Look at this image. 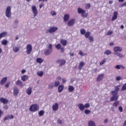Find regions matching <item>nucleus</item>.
<instances>
[{
  "mask_svg": "<svg viewBox=\"0 0 126 126\" xmlns=\"http://www.w3.org/2000/svg\"><path fill=\"white\" fill-rule=\"evenodd\" d=\"M32 9L34 17H36V16H37L38 15V10H37V7H36V6H32Z\"/></svg>",
  "mask_w": 126,
  "mask_h": 126,
  "instance_id": "5",
  "label": "nucleus"
},
{
  "mask_svg": "<svg viewBox=\"0 0 126 126\" xmlns=\"http://www.w3.org/2000/svg\"><path fill=\"white\" fill-rule=\"evenodd\" d=\"M104 55H107V56H109V55H111L112 54V51L110 50H106L104 53Z\"/></svg>",
  "mask_w": 126,
  "mask_h": 126,
  "instance_id": "34",
  "label": "nucleus"
},
{
  "mask_svg": "<svg viewBox=\"0 0 126 126\" xmlns=\"http://www.w3.org/2000/svg\"><path fill=\"white\" fill-rule=\"evenodd\" d=\"M9 84H10V82H8L6 84H5V87H6V88H8L9 87Z\"/></svg>",
  "mask_w": 126,
  "mask_h": 126,
  "instance_id": "56",
  "label": "nucleus"
},
{
  "mask_svg": "<svg viewBox=\"0 0 126 126\" xmlns=\"http://www.w3.org/2000/svg\"><path fill=\"white\" fill-rule=\"evenodd\" d=\"M20 48L17 46H13V51L14 53H17L20 50Z\"/></svg>",
  "mask_w": 126,
  "mask_h": 126,
  "instance_id": "27",
  "label": "nucleus"
},
{
  "mask_svg": "<svg viewBox=\"0 0 126 126\" xmlns=\"http://www.w3.org/2000/svg\"><path fill=\"white\" fill-rule=\"evenodd\" d=\"M5 15L7 18H10V17H11V7H10V6L7 7Z\"/></svg>",
  "mask_w": 126,
  "mask_h": 126,
  "instance_id": "2",
  "label": "nucleus"
},
{
  "mask_svg": "<svg viewBox=\"0 0 126 126\" xmlns=\"http://www.w3.org/2000/svg\"><path fill=\"white\" fill-rule=\"evenodd\" d=\"M80 33L82 35H84L86 33V31L84 30V29H82L80 30Z\"/></svg>",
  "mask_w": 126,
  "mask_h": 126,
  "instance_id": "42",
  "label": "nucleus"
},
{
  "mask_svg": "<svg viewBox=\"0 0 126 126\" xmlns=\"http://www.w3.org/2000/svg\"><path fill=\"white\" fill-rule=\"evenodd\" d=\"M91 34V32H86L85 33V36L86 37V38H89V37H90V35Z\"/></svg>",
  "mask_w": 126,
  "mask_h": 126,
  "instance_id": "36",
  "label": "nucleus"
},
{
  "mask_svg": "<svg viewBox=\"0 0 126 126\" xmlns=\"http://www.w3.org/2000/svg\"><path fill=\"white\" fill-rule=\"evenodd\" d=\"M31 112H37L39 110V106L36 104L32 105L29 109Z\"/></svg>",
  "mask_w": 126,
  "mask_h": 126,
  "instance_id": "3",
  "label": "nucleus"
},
{
  "mask_svg": "<svg viewBox=\"0 0 126 126\" xmlns=\"http://www.w3.org/2000/svg\"><path fill=\"white\" fill-rule=\"evenodd\" d=\"M89 40H90V42L92 43L94 41V37L92 35H90L89 37Z\"/></svg>",
  "mask_w": 126,
  "mask_h": 126,
  "instance_id": "39",
  "label": "nucleus"
},
{
  "mask_svg": "<svg viewBox=\"0 0 126 126\" xmlns=\"http://www.w3.org/2000/svg\"><path fill=\"white\" fill-rule=\"evenodd\" d=\"M57 63H59L60 66H62V65H63L65 63V61L63 60H60L57 61Z\"/></svg>",
  "mask_w": 126,
  "mask_h": 126,
  "instance_id": "17",
  "label": "nucleus"
},
{
  "mask_svg": "<svg viewBox=\"0 0 126 126\" xmlns=\"http://www.w3.org/2000/svg\"><path fill=\"white\" fill-rule=\"evenodd\" d=\"M18 93H19L18 88L14 87L13 88V95L15 96V97H17V95H18Z\"/></svg>",
  "mask_w": 126,
  "mask_h": 126,
  "instance_id": "7",
  "label": "nucleus"
},
{
  "mask_svg": "<svg viewBox=\"0 0 126 126\" xmlns=\"http://www.w3.org/2000/svg\"><path fill=\"white\" fill-rule=\"evenodd\" d=\"M112 33H113V31H109L108 32H107L106 35L107 36H108L109 35L112 34Z\"/></svg>",
  "mask_w": 126,
  "mask_h": 126,
  "instance_id": "55",
  "label": "nucleus"
},
{
  "mask_svg": "<svg viewBox=\"0 0 126 126\" xmlns=\"http://www.w3.org/2000/svg\"><path fill=\"white\" fill-rule=\"evenodd\" d=\"M0 101L3 103V104H7V103H8V99L3 97H1L0 98Z\"/></svg>",
  "mask_w": 126,
  "mask_h": 126,
  "instance_id": "18",
  "label": "nucleus"
},
{
  "mask_svg": "<svg viewBox=\"0 0 126 126\" xmlns=\"http://www.w3.org/2000/svg\"><path fill=\"white\" fill-rule=\"evenodd\" d=\"M48 49L49 50H51V51H53V45H52V44H49L48 46Z\"/></svg>",
  "mask_w": 126,
  "mask_h": 126,
  "instance_id": "53",
  "label": "nucleus"
},
{
  "mask_svg": "<svg viewBox=\"0 0 126 126\" xmlns=\"http://www.w3.org/2000/svg\"><path fill=\"white\" fill-rule=\"evenodd\" d=\"M107 62V59H104L103 60H102L100 63H99V64L100 65H102L103 64H104V63H106Z\"/></svg>",
  "mask_w": 126,
  "mask_h": 126,
  "instance_id": "37",
  "label": "nucleus"
},
{
  "mask_svg": "<svg viewBox=\"0 0 126 126\" xmlns=\"http://www.w3.org/2000/svg\"><path fill=\"white\" fill-rule=\"evenodd\" d=\"M32 52V45L31 44H28L26 47V53L27 55H30Z\"/></svg>",
  "mask_w": 126,
  "mask_h": 126,
  "instance_id": "4",
  "label": "nucleus"
},
{
  "mask_svg": "<svg viewBox=\"0 0 126 126\" xmlns=\"http://www.w3.org/2000/svg\"><path fill=\"white\" fill-rule=\"evenodd\" d=\"M122 77H123L122 76L116 77V80H117V81H119V80H122Z\"/></svg>",
  "mask_w": 126,
  "mask_h": 126,
  "instance_id": "49",
  "label": "nucleus"
},
{
  "mask_svg": "<svg viewBox=\"0 0 126 126\" xmlns=\"http://www.w3.org/2000/svg\"><path fill=\"white\" fill-rule=\"evenodd\" d=\"M44 113L45 112H44L43 110L40 111L38 113V115H39V117H42V116H43Z\"/></svg>",
  "mask_w": 126,
  "mask_h": 126,
  "instance_id": "44",
  "label": "nucleus"
},
{
  "mask_svg": "<svg viewBox=\"0 0 126 126\" xmlns=\"http://www.w3.org/2000/svg\"><path fill=\"white\" fill-rule=\"evenodd\" d=\"M43 6H44V3H41L39 5V8L41 9V8L43 7Z\"/></svg>",
  "mask_w": 126,
  "mask_h": 126,
  "instance_id": "61",
  "label": "nucleus"
},
{
  "mask_svg": "<svg viewBox=\"0 0 126 126\" xmlns=\"http://www.w3.org/2000/svg\"><path fill=\"white\" fill-rule=\"evenodd\" d=\"M84 64H85V63H84L83 62H81L78 66L79 69L81 70V68H82V67H83L84 66Z\"/></svg>",
  "mask_w": 126,
  "mask_h": 126,
  "instance_id": "30",
  "label": "nucleus"
},
{
  "mask_svg": "<svg viewBox=\"0 0 126 126\" xmlns=\"http://www.w3.org/2000/svg\"><path fill=\"white\" fill-rule=\"evenodd\" d=\"M57 122H58V124H60L63 123V121L62 120H61L60 119L58 120Z\"/></svg>",
  "mask_w": 126,
  "mask_h": 126,
  "instance_id": "63",
  "label": "nucleus"
},
{
  "mask_svg": "<svg viewBox=\"0 0 126 126\" xmlns=\"http://www.w3.org/2000/svg\"><path fill=\"white\" fill-rule=\"evenodd\" d=\"M75 23V19H72L68 21L67 23V25L68 26H72L73 25H74Z\"/></svg>",
  "mask_w": 126,
  "mask_h": 126,
  "instance_id": "9",
  "label": "nucleus"
},
{
  "mask_svg": "<svg viewBox=\"0 0 126 126\" xmlns=\"http://www.w3.org/2000/svg\"><path fill=\"white\" fill-rule=\"evenodd\" d=\"M82 17H87L88 16V13H86V11H84V12L81 14Z\"/></svg>",
  "mask_w": 126,
  "mask_h": 126,
  "instance_id": "32",
  "label": "nucleus"
},
{
  "mask_svg": "<svg viewBox=\"0 0 126 126\" xmlns=\"http://www.w3.org/2000/svg\"><path fill=\"white\" fill-rule=\"evenodd\" d=\"M88 126H96V124L94 121L91 120L88 122Z\"/></svg>",
  "mask_w": 126,
  "mask_h": 126,
  "instance_id": "25",
  "label": "nucleus"
},
{
  "mask_svg": "<svg viewBox=\"0 0 126 126\" xmlns=\"http://www.w3.org/2000/svg\"><path fill=\"white\" fill-rule=\"evenodd\" d=\"M8 41L6 40V39H4L1 41V44L4 45L5 46L6 45H7Z\"/></svg>",
  "mask_w": 126,
  "mask_h": 126,
  "instance_id": "38",
  "label": "nucleus"
},
{
  "mask_svg": "<svg viewBox=\"0 0 126 126\" xmlns=\"http://www.w3.org/2000/svg\"><path fill=\"white\" fill-rule=\"evenodd\" d=\"M113 51L115 53H114V55H116L117 56V57H119V58H124V55L122 54L121 52H122L123 51V48L121 47L120 46H115L113 48ZM119 52V53H118Z\"/></svg>",
  "mask_w": 126,
  "mask_h": 126,
  "instance_id": "1",
  "label": "nucleus"
},
{
  "mask_svg": "<svg viewBox=\"0 0 126 126\" xmlns=\"http://www.w3.org/2000/svg\"><path fill=\"white\" fill-rule=\"evenodd\" d=\"M104 76H105V75L104 74H101L99 75L96 78V80L97 81H101V80L104 79Z\"/></svg>",
  "mask_w": 126,
  "mask_h": 126,
  "instance_id": "12",
  "label": "nucleus"
},
{
  "mask_svg": "<svg viewBox=\"0 0 126 126\" xmlns=\"http://www.w3.org/2000/svg\"><path fill=\"white\" fill-rule=\"evenodd\" d=\"M121 6L123 7L124 6H126V2H124L123 4H122Z\"/></svg>",
  "mask_w": 126,
  "mask_h": 126,
  "instance_id": "64",
  "label": "nucleus"
},
{
  "mask_svg": "<svg viewBox=\"0 0 126 126\" xmlns=\"http://www.w3.org/2000/svg\"><path fill=\"white\" fill-rule=\"evenodd\" d=\"M69 14H66L64 15V18H63V21L64 22H66L67 21H68V20H69Z\"/></svg>",
  "mask_w": 126,
  "mask_h": 126,
  "instance_id": "15",
  "label": "nucleus"
},
{
  "mask_svg": "<svg viewBox=\"0 0 126 126\" xmlns=\"http://www.w3.org/2000/svg\"><path fill=\"white\" fill-rule=\"evenodd\" d=\"M121 65H117L115 66V68H116V69H121Z\"/></svg>",
  "mask_w": 126,
  "mask_h": 126,
  "instance_id": "52",
  "label": "nucleus"
},
{
  "mask_svg": "<svg viewBox=\"0 0 126 126\" xmlns=\"http://www.w3.org/2000/svg\"><path fill=\"white\" fill-rule=\"evenodd\" d=\"M119 99V96L113 95L112 97L110 98L111 102L113 101H117Z\"/></svg>",
  "mask_w": 126,
  "mask_h": 126,
  "instance_id": "24",
  "label": "nucleus"
},
{
  "mask_svg": "<svg viewBox=\"0 0 126 126\" xmlns=\"http://www.w3.org/2000/svg\"><path fill=\"white\" fill-rule=\"evenodd\" d=\"M52 109L53 111H55V112L56 111H58L59 110V104L58 103H55L53 104L52 106Z\"/></svg>",
  "mask_w": 126,
  "mask_h": 126,
  "instance_id": "10",
  "label": "nucleus"
},
{
  "mask_svg": "<svg viewBox=\"0 0 126 126\" xmlns=\"http://www.w3.org/2000/svg\"><path fill=\"white\" fill-rule=\"evenodd\" d=\"M54 88V83H51L49 85V87L48 88L49 89H52V88Z\"/></svg>",
  "mask_w": 126,
  "mask_h": 126,
  "instance_id": "47",
  "label": "nucleus"
},
{
  "mask_svg": "<svg viewBox=\"0 0 126 126\" xmlns=\"http://www.w3.org/2000/svg\"><path fill=\"white\" fill-rule=\"evenodd\" d=\"M43 62H44V60H43V59H42L41 58H37L36 59V63H42Z\"/></svg>",
  "mask_w": 126,
  "mask_h": 126,
  "instance_id": "29",
  "label": "nucleus"
},
{
  "mask_svg": "<svg viewBox=\"0 0 126 126\" xmlns=\"http://www.w3.org/2000/svg\"><path fill=\"white\" fill-rule=\"evenodd\" d=\"M3 108L5 110H7L8 109V105H5L3 106Z\"/></svg>",
  "mask_w": 126,
  "mask_h": 126,
  "instance_id": "58",
  "label": "nucleus"
},
{
  "mask_svg": "<svg viewBox=\"0 0 126 126\" xmlns=\"http://www.w3.org/2000/svg\"><path fill=\"white\" fill-rule=\"evenodd\" d=\"M44 74V72L42 71H40L37 72V75L38 76H40V77H42Z\"/></svg>",
  "mask_w": 126,
  "mask_h": 126,
  "instance_id": "35",
  "label": "nucleus"
},
{
  "mask_svg": "<svg viewBox=\"0 0 126 126\" xmlns=\"http://www.w3.org/2000/svg\"><path fill=\"white\" fill-rule=\"evenodd\" d=\"M118 105H119V101H116L115 102H114L113 103V106L114 107H117V106H118Z\"/></svg>",
  "mask_w": 126,
  "mask_h": 126,
  "instance_id": "54",
  "label": "nucleus"
},
{
  "mask_svg": "<svg viewBox=\"0 0 126 126\" xmlns=\"http://www.w3.org/2000/svg\"><path fill=\"white\" fill-rule=\"evenodd\" d=\"M119 110L121 113L123 112V107L122 106H120L119 108Z\"/></svg>",
  "mask_w": 126,
  "mask_h": 126,
  "instance_id": "57",
  "label": "nucleus"
},
{
  "mask_svg": "<svg viewBox=\"0 0 126 126\" xmlns=\"http://www.w3.org/2000/svg\"><path fill=\"white\" fill-rule=\"evenodd\" d=\"M26 93L28 95H31L32 94V87H30L26 91Z\"/></svg>",
  "mask_w": 126,
  "mask_h": 126,
  "instance_id": "21",
  "label": "nucleus"
},
{
  "mask_svg": "<svg viewBox=\"0 0 126 126\" xmlns=\"http://www.w3.org/2000/svg\"><path fill=\"white\" fill-rule=\"evenodd\" d=\"M85 10H84L81 8H78L77 9L78 13H79V14H82V13H83Z\"/></svg>",
  "mask_w": 126,
  "mask_h": 126,
  "instance_id": "31",
  "label": "nucleus"
},
{
  "mask_svg": "<svg viewBox=\"0 0 126 126\" xmlns=\"http://www.w3.org/2000/svg\"><path fill=\"white\" fill-rule=\"evenodd\" d=\"M15 84L18 86H20V87H23V86H24V85H23V83H22V82L20 81V80H18L15 82Z\"/></svg>",
  "mask_w": 126,
  "mask_h": 126,
  "instance_id": "13",
  "label": "nucleus"
},
{
  "mask_svg": "<svg viewBox=\"0 0 126 126\" xmlns=\"http://www.w3.org/2000/svg\"><path fill=\"white\" fill-rule=\"evenodd\" d=\"M61 44L63 45V46H65L66 44H67V40L65 39H62L60 41Z\"/></svg>",
  "mask_w": 126,
  "mask_h": 126,
  "instance_id": "22",
  "label": "nucleus"
},
{
  "mask_svg": "<svg viewBox=\"0 0 126 126\" xmlns=\"http://www.w3.org/2000/svg\"><path fill=\"white\" fill-rule=\"evenodd\" d=\"M7 80V78H6V77L3 78L0 82V85H3V84H4L5 82H6Z\"/></svg>",
  "mask_w": 126,
  "mask_h": 126,
  "instance_id": "23",
  "label": "nucleus"
},
{
  "mask_svg": "<svg viewBox=\"0 0 126 126\" xmlns=\"http://www.w3.org/2000/svg\"><path fill=\"white\" fill-rule=\"evenodd\" d=\"M12 119H14V116L13 115H9L4 117V121H7V120H11Z\"/></svg>",
  "mask_w": 126,
  "mask_h": 126,
  "instance_id": "11",
  "label": "nucleus"
},
{
  "mask_svg": "<svg viewBox=\"0 0 126 126\" xmlns=\"http://www.w3.org/2000/svg\"><path fill=\"white\" fill-rule=\"evenodd\" d=\"M6 35H7V32H4L0 33V39H1V38H3V37H5Z\"/></svg>",
  "mask_w": 126,
  "mask_h": 126,
  "instance_id": "26",
  "label": "nucleus"
},
{
  "mask_svg": "<svg viewBox=\"0 0 126 126\" xmlns=\"http://www.w3.org/2000/svg\"><path fill=\"white\" fill-rule=\"evenodd\" d=\"M62 82H63V83H65V82H66V79L63 78L62 79Z\"/></svg>",
  "mask_w": 126,
  "mask_h": 126,
  "instance_id": "60",
  "label": "nucleus"
},
{
  "mask_svg": "<svg viewBox=\"0 0 126 126\" xmlns=\"http://www.w3.org/2000/svg\"><path fill=\"white\" fill-rule=\"evenodd\" d=\"M58 30V27H52L46 31L47 33H54Z\"/></svg>",
  "mask_w": 126,
  "mask_h": 126,
  "instance_id": "6",
  "label": "nucleus"
},
{
  "mask_svg": "<svg viewBox=\"0 0 126 126\" xmlns=\"http://www.w3.org/2000/svg\"><path fill=\"white\" fill-rule=\"evenodd\" d=\"M85 109L88 108L89 107H90V104L89 103H86L85 105H84Z\"/></svg>",
  "mask_w": 126,
  "mask_h": 126,
  "instance_id": "50",
  "label": "nucleus"
},
{
  "mask_svg": "<svg viewBox=\"0 0 126 126\" xmlns=\"http://www.w3.org/2000/svg\"><path fill=\"white\" fill-rule=\"evenodd\" d=\"M78 107L79 108V110L81 111H84L85 107L84 106V104L82 103H79L78 104Z\"/></svg>",
  "mask_w": 126,
  "mask_h": 126,
  "instance_id": "14",
  "label": "nucleus"
},
{
  "mask_svg": "<svg viewBox=\"0 0 126 126\" xmlns=\"http://www.w3.org/2000/svg\"><path fill=\"white\" fill-rule=\"evenodd\" d=\"M3 112L1 111V110L0 109V118H1V116H2Z\"/></svg>",
  "mask_w": 126,
  "mask_h": 126,
  "instance_id": "62",
  "label": "nucleus"
},
{
  "mask_svg": "<svg viewBox=\"0 0 126 126\" xmlns=\"http://www.w3.org/2000/svg\"><path fill=\"white\" fill-rule=\"evenodd\" d=\"M53 51H52V50H50V49H47L45 50L44 51V55H45V56H49V55H51V54H52Z\"/></svg>",
  "mask_w": 126,
  "mask_h": 126,
  "instance_id": "19",
  "label": "nucleus"
},
{
  "mask_svg": "<svg viewBox=\"0 0 126 126\" xmlns=\"http://www.w3.org/2000/svg\"><path fill=\"white\" fill-rule=\"evenodd\" d=\"M55 48H56L58 50H61V53H63L64 52V48L63 47H62V45L59 43L55 46Z\"/></svg>",
  "mask_w": 126,
  "mask_h": 126,
  "instance_id": "8",
  "label": "nucleus"
},
{
  "mask_svg": "<svg viewBox=\"0 0 126 126\" xmlns=\"http://www.w3.org/2000/svg\"><path fill=\"white\" fill-rule=\"evenodd\" d=\"M64 88V86L63 85H60L58 87V92L59 93H61V92H63V89Z\"/></svg>",
  "mask_w": 126,
  "mask_h": 126,
  "instance_id": "20",
  "label": "nucleus"
},
{
  "mask_svg": "<svg viewBox=\"0 0 126 126\" xmlns=\"http://www.w3.org/2000/svg\"><path fill=\"white\" fill-rule=\"evenodd\" d=\"M114 15L112 17V21H115V20H116V19H117V18H118V12L115 11L113 13Z\"/></svg>",
  "mask_w": 126,
  "mask_h": 126,
  "instance_id": "16",
  "label": "nucleus"
},
{
  "mask_svg": "<svg viewBox=\"0 0 126 126\" xmlns=\"http://www.w3.org/2000/svg\"><path fill=\"white\" fill-rule=\"evenodd\" d=\"M121 87V85L116 86L115 87V91H117V92H119L120 91V88Z\"/></svg>",
  "mask_w": 126,
  "mask_h": 126,
  "instance_id": "43",
  "label": "nucleus"
},
{
  "mask_svg": "<svg viewBox=\"0 0 126 126\" xmlns=\"http://www.w3.org/2000/svg\"><path fill=\"white\" fill-rule=\"evenodd\" d=\"M68 90L69 92H72L74 90V88L72 86H69L68 87Z\"/></svg>",
  "mask_w": 126,
  "mask_h": 126,
  "instance_id": "40",
  "label": "nucleus"
},
{
  "mask_svg": "<svg viewBox=\"0 0 126 126\" xmlns=\"http://www.w3.org/2000/svg\"><path fill=\"white\" fill-rule=\"evenodd\" d=\"M90 6H91V5L90 4V3L87 4L86 5V9H88L90 8Z\"/></svg>",
  "mask_w": 126,
  "mask_h": 126,
  "instance_id": "51",
  "label": "nucleus"
},
{
  "mask_svg": "<svg viewBox=\"0 0 126 126\" xmlns=\"http://www.w3.org/2000/svg\"><path fill=\"white\" fill-rule=\"evenodd\" d=\"M27 79H28V75H24L21 77V80H22V81H26Z\"/></svg>",
  "mask_w": 126,
  "mask_h": 126,
  "instance_id": "28",
  "label": "nucleus"
},
{
  "mask_svg": "<svg viewBox=\"0 0 126 126\" xmlns=\"http://www.w3.org/2000/svg\"><path fill=\"white\" fill-rule=\"evenodd\" d=\"M119 92L117 91H113L111 92V94L112 95V96H119L118 95Z\"/></svg>",
  "mask_w": 126,
  "mask_h": 126,
  "instance_id": "33",
  "label": "nucleus"
},
{
  "mask_svg": "<svg viewBox=\"0 0 126 126\" xmlns=\"http://www.w3.org/2000/svg\"><path fill=\"white\" fill-rule=\"evenodd\" d=\"M84 113L86 115H89V114H91V110L86 109L84 111Z\"/></svg>",
  "mask_w": 126,
  "mask_h": 126,
  "instance_id": "41",
  "label": "nucleus"
},
{
  "mask_svg": "<svg viewBox=\"0 0 126 126\" xmlns=\"http://www.w3.org/2000/svg\"><path fill=\"white\" fill-rule=\"evenodd\" d=\"M50 14H51V15H52V16H55L56 15H57V13L54 10L51 11Z\"/></svg>",
  "mask_w": 126,
  "mask_h": 126,
  "instance_id": "46",
  "label": "nucleus"
},
{
  "mask_svg": "<svg viewBox=\"0 0 126 126\" xmlns=\"http://www.w3.org/2000/svg\"><path fill=\"white\" fill-rule=\"evenodd\" d=\"M79 55H80V56H81L82 57H83L84 56H85L86 54L85 53H83V52L81 51H80L79 52Z\"/></svg>",
  "mask_w": 126,
  "mask_h": 126,
  "instance_id": "48",
  "label": "nucleus"
},
{
  "mask_svg": "<svg viewBox=\"0 0 126 126\" xmlns=\"http://www.w3.org/2000/svg\"><path fill=\"white\" fill-rule=\"evenodd\" d=\"M60 85V81H56L54 83V86L55 87H57Z\"/></svg>",
  "mask_w": 126,
  "mask_h": 126,
  "instance_id": "45",
  "label": "nucleus"
},
{
  "mask_svg": "<svg viewBox=\"0 0 126 126\" xmlns=\"http://www.w3.org/2000/svg\"><path fill=\"white\" fill-rule=\"evenodd\" d=\"M14 24H18V23H19L18 20H17V19L15 20L14 22Z\"/></svg>",
  "mask_w": 126,
  "mask_h": 126,
  "instance_id": "59",
  "label": "nucleus"
}]
</instances>
